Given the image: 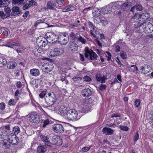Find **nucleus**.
<instances>
[{"label": "nucleus", "mask_w": 153, "mask_h": 153, "mask_svg": "<svg viewBox=\"0 0 153 153\" xmlns=\"http://www.w3.org/2000/svg\"><path fill=\"white\" fill-rule=\"evenodd\" d=\"M66 115L68 119L71 120H76L80 119V116H78V113L74 109H70L67 111Z\"/></svg>", "instance_id": "1"}, {"label": "nucleus", "mask_w": 153, "mask_h": 153, "mask_svg": "<svg viewBox=\"0 0 153 153\" xmlns=\"http://www.w3.org/2000/svg\"><path fill=\"white\" fill-rule=\"evenodd\" d=\"M85 56L86 58H88L89 56L90 59L91 60L97 59V58L98 56L96 53L91 49L89 50L88 47L85 48Z\"/></svg>", "instance_id": "2"}, {"label": "nucleus", "mask_w": 153, "mask_h": 153, "mask_svg": "<svg viewBox=\"0 0 153 153\" xmlns=\"http://www.w3.org/2000/svg\"><path fill=\"white\" fill-rule=\"evenodd\" d=\"M46 39L48 42L52 44L54 43L57 42L58 40V36L52 32L47 33L46 34Z\"/></svg>", "instance_id": "3"}, {"label": "nucleus", "mask_w": 153, "mask_h": 153, "mask_svg": "<svg viewBox=\"0 0 153 153\" xmlns=\"http://www.w3.org/2000/svg\"><path fill=\"white\" fill-rule=\"evenodd\" d=\"M143 31L146 33H150L153 31V25L149 22L143 23Z\"/></svg>", "instance_id": "4"}, {"label": "nucleus", "mask_w": 153, "mask_h": 153, "mask_svg": "<svg viewBox=\"0 0 153 153\" xmlns=\"http://www.w3.org/2000/svg\"><path fill=\"white\" fill-rule=\"evenodd\" d=\"M36 43L40 48L45 47L48 44V41L47 39L42 36H39L36 39Z\"/></svg>", "instance_id": "5"}, {"label": "nucleus", "mask_w": 153, "mask_h": 153, "mask_svg": "<svg viewBox=\"0 0 153 153\" xmlns=\"http://www.w3.org/2000/svg\"><path fill=\"white\" fill-rule=\"evenodd\" d=\"M69 40L68 36V34L65 33H61L58 36V40L60 43L64 45H65Z\"/></svg>", "instance_id": "6"}, {"label": "nucleus", "mask_w": 153, "mask_h": 153, "mask_svg": "<svg viewBox=\"0 0 153 153\" xmlns=\"http://www.w3.org/2000/svg\"><path fill=\"white\" fill-rule=\"evenodd\" d=\"M53 68V65L51 62L44 64L42 66V69L43 71L48 73L52 71Z\"/></svg>", "instance_id": "7"}, {"label": "nucleus", "mask_w": 153, "mask_h": 153, "mask_svg": "<svg viewBox=\"0 0 153 153\" xmlns=\"http://www.w3.org/2000/svg\"><path fill=\"white\" fill-rule=\"evenodd\" d=\"M8 139L10 143L13 145H16L19 142V138L13 133L10 134L8 135Z\"/></svg>", "instance_id": "8"}, {"label": "nucleus", "mask_w": 153, "mask_h": 153, "mask_svg": "<svg viewBox=\"0 0 153 153\" xmlns=\"http://www.w3.org/2000/svg\"><path fill=\"white\" fill-rule=\"evenodd\" d=\"M29 120L32 123H37L40 121V118L36 113L32 112L30 114Z\"/></svg>", "instance_id": "9"}, {"label": "nucleus", "mask_w": 153, "mask_h": 153, "mask_svg": "<svg viewBox=\"0 0 153 153\" xmlns=\"http://www.w3.org/2000/svg\"><path fill=\"white\" fill-rule=\"evenodd\" d=\"M53 131L56 133H62L64 131L63 125L60 124H55L52 126Z\"/></svg>", "instance_id": "10"}, {"label": "nucleus", "mask_w": 153, "mask_h": 153, "mask_svg": "<svg viewBox=\"0 0 153 153\" xmlns=\"http://www.w3.org/2000/svg\"><path fill=\"white\" fill-rule=\"evenodd\" d=\"M64 52V50L62 48H54L50 52V55L52 57H54L59 55Z\"/></svg>", "instance_id": "11"}, {"label": "nucleus", "mask_w": 153, "mask_h": 153, "mask_svg": "<svg viewBox=\"0 0 153 153\" xmlns=\"http://www.w3.org/2000/svg\"><path fill=\"white\" fill-rule=\"evenodd\" d=\"M51 142L52 144L57 145L58 146L61 145L62 143V139L57 135H54L52 137Z\"/></svg>", "instance_id": "12"}, {"label": "nucleus", "mask_w": 153, "mask_h": 153, "mask_svg": "<svg viewBox=\"0 0 153 153\" xmlns=\"http://www.w3.org/2000/svg\"><path fill=\"white\" fill-rule=\"evenodd\" d=\"M138 16L139 18V21H143L147 20L150 16V14L149 13L145 12L142 13L141 14H138Z\"/></svg>", "instance_id": "13"}, {"label": "nucleus", "mask_w": 153, "mask_h": 153, "mask_svg": "<svg viewBox=\"0 0 153 153\" xmlns=\"http://www.w3.org/2000/svg\"><path fill=\"white\" fill-rule=\"evenodd\" d=\"M96 78L97 81L100 82L101 83H105V80L107 78L105 76H102L101 74H96Z\"/></svg>", "instance_id": "14"}, {"label": "nucleus", "mask_w": 153, "mask_h": 153, "mask_svg": "<svg viewBox=\"0 0 153 153\" xmlns=\"http://www.w3.org/2000/svg\"><path fill=\"white\" fill-rule=\"evenodd\" d=\"M12 12L10 14H9V15H10L12 16H14L20 14L21 11L20 10L19 8L17 6H14L12 9Z\"/></svg>", "instance_id": "15"}, {"label": "nucleus", "mask_w": 153, "mask_h": 153, "mask_svg": "<svg viewBox=\"0 0 153 153\" xmlns=\"http://www.w3.org/2000/svg\"><path fill=\"white\" fill-rule=\"evenodd\" d=\"M102 132L105 135H111L113 134L114 130L108 127H104L102 129Z\"/></svg>", "instance_id": "16"}, {"label": "nucleus", "mask_w": 153, "mask_h": 153, "mask_svg": "<svg viewBox=\"0 0 153 153\" xmlns=\"http://www.w3.org/2000/svg\"><path fill=\"white\" fill-rule=\"evenodd\" d=\"M52 98L48 97L47 96L45 98V102L48 105V106H51L54 104L55 102H56L54 100V99H53Z\"/></svg>", "instance_id": "17"}, {"label": "nucleus", "mask_w": 153, "mask_h": 153, "mask_svg": "<svg viewBox=\"0 0 153 153\" xmlns=\"http://www.w3.org/2000/svg\"><path fill=\"white\" fill-rule=\"evenodd\" d=\"M92 94L91 90L88 88H86L82 90V94L85 97H88L91 95Z\"/></svg>", "instance_id": "18"}, {"label": "nucleus", "mask_w": 153, "mask_h": 153, "mask_svg": "<svg viewBox=\"0 0 153 153\" xmlns=\"http://www.w3.org/2000/svg\"><path fill=\"white\" fill-rule=\"evenodd\" d=\"M92 110L91 107L88 105H83L80 108V111L82 113H88L91 111Z\"/></svg>", "instance_id": "19"}, {"label": "nucleus", "mask_w": 153, "mask_h": 153, "mask_svg": "<svg viewBox=\"0 0 153 153\" xmlns=\"http://www.w3.org/2000/svg\"><path fill=\"white\" fill-rule=\"evenodd\" d=\"M139 18L138 16V14L136 13L134 15V16L132 17L131 19L129 24H131V26L132 27L134 26V24H135L136 23L138 22V20H139Z\"/></svg>", "instance_id": "20"}, {"label": "nucleus", "mask_w": 153, "mask_h": 153, "mask_svg": "<svg viewBox=\"0 0 153 153\" xmlns=\"http://www.w3.org/2000/svg\"><path fill=\"white\" fill-rule=\"evenodd\" d=\"M40 137L42 140L45 142V145L48 146H51L52 143L50 141L49 138L47 136L42 135Z\"/></svg>", "instance_id": "21"}, {"label": "nucleus", "mask_w": 153, "mask_h": 153, "mask_svg": "<svg viewBox=\"0 0 153 153\" xmlns=\"http://www.w3.org/2000/svg\"><path fill=\"white\" fill-rule=\"evenodd\" d=\"M69 48L72 52H75L78 50V45L74 42H71L69 45Z\"/></svg>", "instance_id": "22"}, {"label": "nucleus", "mask_w": 153, "mask_h": 153, "mask_svg": "<svg viewBox=\"0 0 153 153\" xmlns=\"http://www.w3.org/2000/svg\"><path fill=\"white\" fill-rule=\"evenodd\" d=\"M30 73L32 76L36 77L39 75L40 72L38 69L33 68L30 70Z\"/></svg>", "instance_id": "23"}, {"label": "nucleus", "mask_w": 153, "mask_h": 153, "mask_svg": "<svg viewBox=\"0 0 153 153\" xmlns=\"http://www.w3.org/2000/svg\"><path fill=\"white\" fill-rule=\"evenodd\" d=\"M10 143L9 141H8L7 140L5 139H4L0 143L3 146H4L6 149L9 148L10 145Z\"/></svg>", "instance_id": "24"}, {"label": "nucleus", "mask_w": 153, "mask_h": 153, "mask_svg": "<svg viewBox=\"0 0 153 153\" xmlns=\"http://www.w3.org/2000/svg\"><path fill=\"white\" fill-rule=\"evenodd\" d=\"M131 5V4L130 3L126 2L121 4V8L123 11H127Z\"/></svg>", "instance_id": "25"}, {"label": "nucleus", "mask_w": 153, "mask_h": 153, "mask_svg": "<svg viewBox=\"0 0 153 153\" xmlns=\"http://www.w3.org/2000/svg\"><path fill=\"white\" fill-rule=\"evenodd\" d=\"M92 14L94 17H97L99 16L101 14L100 10L97 8H95L92 10Z\"/></svg>", "instance_id": "26"}, {"label": "nucleus", "mask_w": 153, "mask_h": 153, "mask_svg": "<svg viewBox=\"0 0 153 153\" xmlns=\"http://www.w3.org/2000/svg\"><path fill=\"white\" fill-rule=\"evenodd\" d=\"M7 67L9 69H14L16 66V63L15 62L10 61L7 63Z\"/></svg>", "instance_id": "27"}, {"label": "nucleus", "mask_w": 153, "mask_h": 153, "mask_svg": "<svg viewBox=\"0 0 153 153\" xmlns=\"http://www.w3.org/2000/svg\"><path fill=\"white\" fill-rule=\"evenodd\" d=\"M37 150L39 152L44 153L46 150V147L45 145H42L38 146Z\"/></svg>", "instance_id": "28"}, {"label": "nucleus", "mask_w": 153, "mask_h": 153, "mask_svg": "<svg viewBox=\"0 0 153 153\" xmlns=\"http://www.w3.org/2000/svg\"><path fill=\"white\" fill-rule=\"evenodd\" d=\"M10 3L9 0H0V7L5 6V5H7Z\"/></svg>", "instance_id": "29"}, {"label": "nucleus", "mask_w": 153, "mask_h": 153, "mask_svg": "<svg viewBox=\"0 0 153 153\" xmlns=\"http://www.w3.org/2000/svg\"><path fill=\"white\" fill-rule=\"evenodd\" d=\"M79 36V34L77 33L75 34L73 32H71L70 34V37L71 38L72 40L74 41H75V40L76 39L77 40Z\"/></svg>", "instance_id": "30"}, {"label": "nucleus", "mask_w": 153, "mask_h": 153, "mask_svg": "<svg viewBox=\"0 0 153 153\" xmlns=\"http://www.w3.org/2000/svg\"><path fill=\"white\" fill-rule=\"evenodd\" d=\"M12 131L14 133L13 134L15 135L18 134L20 131V128L18 126H14L13 128Z\"/></svg>", "instance_id": "31"}, {"label": "nucleus", "mask_w": 153, "mask_h": 153, "mask_svg": "<svg viewBox=\"0 0 153 153\" xmlns=\"http://www.w3.org/2000/svg\"><path fill=\"white\" fill-rule=\"evenodd\" d=\"M7 63V61L6 60L2 57H0V66H4Z\"/></svg>", "instance_id": "32"}, {"label": "nucleus", "mask_w": 153, "mask_h": 153, "mask_svg": "<svg viewBox=\"0 0 153 153\" xmlns=\"http://www.w3.org/2000/svg\"><path fill=\"white\" fill-rule=\"evenodd\" d=\"M129 70L131 72H134L136 71H138L137 67L134 65H131L128 68Z\"/></svg>", "instance_id": "33"}, {"label": "nucleus", "mask_w": 153, "mask_h": 153, "mask_svg": "<svg viewBox=\"0 0 153 153\" xmlns=\"http://www.w3.org/2000/svg\"><path fill=\"white\" fill-rule=\"evenodd\" d=\"M112 4H110L108 7H107L104 10L103 13L104 14H108L110 13L111 9Z\"/></svg>", "instance_id": "34"}, {"label": "nucleus", "mask_w": 153, "mask_h": 153, "mask_svg": "<svg viewBox=\"0 0 153 153\" xmlns=\"http://www.w3.org/2000/svg\"><path fill=\"white\" fill-rule=\"evenodd\" d=\"M48 97H51L52 98V99H54L56 101L57 99L56 97V95L55 93L52 92H48Z\"/></svg>", "instance_id": "35"}, {"label": "nucleus", "mask_w": 153, "mask_h": 153, "mask_svg": "<svg viewBox=\"0 0 153 153\" xmlns=\"http://www.w3.org/2000/svg\"><path fill=\"white\" fill-rule=\"evenodd\" d=\"M72 79L76 83H79L82 79V78L80 76H74Z\"/></svg>", "instance_id": "36"}, {"label": "nucleus", "mask_w": 153, "mask_h": 153, "mask_svg": "<svg viewBox=\"0 0 153 153\" xmlns=\"http://www.w3.org/2000/svg\"><path fill=\"white\" fill-rule=\"evenodd\" d=\"M151 67L150 66L147 65H145V71L143 72L144 74H147L151 71Z\"/></svg>", "instance_id": "37"}, {"label": "nucleus", "mask_w": 153, "mask_h": 153, "mask_svg": "<svg viewBox=\"0 0 153 153\" xmlns=\"http://www.w3.org/2000/svg\"><path fill=\"white\" fill-rule=\"evenodd\" d=\"M141 26L142 27H143V23H142L138 21L135 24H134V25L133 26V27L138 28Z\"/></svg>", "instance_id": "38"}, {"label": "nucleus", "mask_w": 153, "mask_h": 153, "mask_svg": "<svg viewBox=\"0 0 153 153\" xmlns=\"http://www.w3.org/2000/svg\"><path fill=\"white\" fill-rule=\"evenodd\" d=\"M7 130H4L3 128H1L0 129V138H4V134H5V132Z\"/></svg>", "instance_id": "39"}, {"label": "nucleus", "mask_w": 153, "mask_h": 153, "mask_svg": "<svg viewBox=\"0 0 153 153\" xmlns=\"http://www.w3.org/2000/svg\"><path fill=\"white\" fill-rule=\"evenodd\" d=\"M2 29H4V30L3 32V35L5 37H7L8 36V33L7 30H8V29L6 27H2Z\"/></svg>", "instance_id": "40"}, {"label": "nucleus", "mask_w": 153, "mask_h": 153, "mask_svg": "<svg viewBox=\"0 0 153 153\" xmlns=\"http://www.w3.org/2000/svg\"><path fill=\"white\" fill-rule=\"evenodd\" d=\"M10 16L9 14L8 15H7L6 14L4 13L3 11H0V16H1L3 19H6L7 17Z\"/></svg>", "instance_id": "41"}, {"label": "nucleus", "mask_w": 153, "mask_h": 153, "mask_svg": "<svg viewBox=\"0 0 153 153\" xmlns=\"http://www.w3.org/2000/svg\"><path fill=\"white\" fill-rule=\"evenodd\" d=\"M47 6L48 8L53 10V9L54 5L51 1H48L47 3Z\"/></svg>", "instance_id": "42"}, {"label": "nucleus", "mask_w": 153, "mask_h": 153, "mask_svg": "<svg viewBox=\"0 0 153 153\" xmlns=\"http://www.w3.org/2000/svg\"><path fill=\"white\" fill-rule=\"evenodd\" d=\"M68 11L74 10L76 9L75 7L72 5H68L66 6Z\"/></svg>", "instance_id": "43"}, {"label": "nucleus", "mask_w": 153, "mask_h": 153, "mask_svg": "<svg viewBox=\"0 0 153 153\" xmlns=\"http://www.w3.org/2000/svg\"><path fill=\"white\" fill-rule=\"evenodd\" d=\"M77 40L79 41L83 44H85L86 42V39L84 38H83L79 34V37L78 38Z\"/></svg>", "instance_id": "44"}, {"label": "nucleus", "mask_w": 153, "mask_h": 153, "mask_svg": "<svg viewBox=\"0 0 153 153\" xmlns=\"http://www.w3.org/2000/svg\"><path fill=\"white\" fill-rule=\"evenodd\" d=\"M15 101V100L14 99H12L9 101L8 105L10 106L15 105L16 104Z\"/></svg>", "instance_id": "45"}, {"label": "nucleus", "mask_w": 153, "mask_h": 153, "mask_svg": "<svg viewBox=\"0 0 153 153\" xmlns=\"http://www.w3.org/2000/svg\"><path fill=\"white\" fill-rule=\"evenodd\" d=\"M139 135L138 134V132L137 131L136 132L133 139L134 142V144L139 139Z\"/></svg>", "instance_id": "46"}, {"label": "nucleus", "mask_w": 153, "mask_h": 153, "mask_svg": "<svg viewBox=\"0 0 153 153\" xmlns=\"http://www.w3.org/2000/svg\"><path fill=\"white\" fill-rule=\"evenodd\" d=\"M136 10H137L141 11L142 10V6L140 4H137L134 6Z\"/></svg>", "instance_id": "47"}, {"label": "nucleus", "mask_w": 153, "mask_h": 153, "mask_svg": "<svg viewBox=\"0 0 153 153\" xmlns=\"http://www.w3.org/2000/svg\"><path fill=\"white\" fill-rule=\"evenodd\" d=\"M120 56L122 59H126L127 56L125 52L123 51H121L120 53Z\"/></svg>", "instance_id": "48"}, {"label": "nucleus", "mask_w": 153, "mask_h": 153, "mask_svg": "<svg viewBox=\"0 0 153 153\" xmlns=\"http://www.w3.org/2000/svg\"><path fill=\"white\" fill-rule=\"evenodd\" d=\"M106 87L107 86L106 85L104 84H101L99 85V88L100 90L101 91H103L106 89Z\"/></svg>", "instance_id": "49"}, {"label": "nucleus", "mask_w": 153, "mask_h": 153, "mask_svg": "<svg viewBox=\"0 0 153 153\" xmlns=\"http://www.w3.org/2000/svg\"><path fill=\"white\" fill-rule=\"evenodd\" d=\"M140 101L139 99H136L134 102V104L136 107H138L140 105Z\"/></svg>", "instance_id": "50"}, {"label": "nucleus", "mask_w": 153, "mask_h": 153, "mask_svg": "<svg viewBox=\"0 0 153 153\" xmlns=\"http://www.w3.org/2000/svg\"><path fill=\"white\" fill-rule=\"evenodd\" d=\"M50 122L49 120L48 119L45 120L43 122V124L42 126L43 128H45L47 125L49 124Z\"/></svg>", "instance_id": "51"}, {"label": "nucleus", "mask_w": 153, "mask_h": 153, "mask_svg": "<svg viewBox=\"0 0 153 153\" xmlns=\"http://www.w3.org/2000/svg\"><path fill=\"white\" fill-rule=\"evenodd\" d=\"M83 79L85 80V81L86 82H89L91 81V78L88 76H85L84 77Z\"/></svg>", "instance_id": "52"}, {"label": "nucleus", "mask_w": 153, "mask_h": 153, "mask_svg": "<svg viewBox=\"0 0 153 153\" xmlns=\"http://www.w3.org/2000/svg\"><path fill=\"white\" fill-rule=\"evenodd\" d=\"M4 10L5 12L7 13H9L11 12L10 8L7 6V5H5Z\"/></svg>", "instance_id": "53"}, {"label": "nucleus", "mask_w": 153, "mask_h": 153, "mask_svg": "<svg viewBox=\"0 0 153 153\" xmlns=\"http://www.w3.org/2000/svg\"><path fill=\"white\" fill-rule=\"evenodd\" d=\"M12 1L13 3L15 4H21L23 2L24 0H12Z\"/></svg>", "instance_id": "54"}, {"label": "nucleus", "mask_w": 153, "mask_h": 153, "mask_svg": "<svg viewBox=\"0 0 153 153\" xmlns=\"http://www.w3.org/2000/svg\"><path fill=\"white\" fill-rule=\"evenodd\" d=\"M46 94V92L45 91H43L39 94V96L40 98H43Z\"/></svg>", "instance_id": "55"}, {"label": "nucleus", "mask_w": 153, "mask_h": 153, "mask_svg": "<svg viewBox=\"0 0 153 153\" xmlns=\"http://www.w3.org/2000/svg\"><path fill=\"white\" fill-rule=\"evenodd\" d=\"M120 2H115L113 4V5L117 8L120 7L121 6V4L120 3Z\"/></svg>", "instance_id": "56"}, {"label": "nucleus", "mask_w": 153, "mask_h": 153, "mask_svg": "<svg viewBox=\"0 0 153 153\" xmlns=\"http://www.w3.org/2000/svg\"><path fill=\"white\" fill-rule=\"evenodd\" d=\"M120 128L122 130L127 131L128 130V127L126 126H122L120 125L119 126Z\"/></svg>", "instance_id": "57"}, {"label": "nucleus", "mask_w": 153, "mask_h": 153, "mask_svg": "<svg viewBox=\"0 0 153 153\" xmlns=\"http://www.w3.org/2000/svg\"><path fill=\"white\" fill-rule=\"evenodd\" d=\"M91 148V146H85L82 148V150L83 152H86L89 150Z\"/></svg>", "instance_id": "58"}, {"label": "nucleus", "mask_w": 153, "mask_h": 153, "mask_svg": "<svg viewBox=\"0 0 153 153\" xmlns=\"http://www.w3.org/2000/svg\"><path fill=\"white\" fill-rule=\"evenodd\" d=\"M5 107V105L3 102L0 103V109L1 110H4Z\"/></svg>", "instance_id": "59"}, {"label": "nucleus", "mask_w": 153, "mask_h": 153, "mask_svg": "<svg viewBox=\"0 0 153 153\" xmlns=\"http://www.w3.org/2000/svg\"><path fill=\"white\" fill-rule=\"evenodd\" d=\"M60 114L61 115H64L65 114H66V113L67 112V111L65 110H62L61 109H60L59 110Z\"/></svg>", "instance_id": "60"}, {"label": "nucleus", "mask_w": 153, "mask_h": 153, "mask_svg": "<svg viewBox=\"0 0 153 153\" xmlns=\"http://www.w3.org/2000/svg\"><path fill=\"white\" fill-rule=\"evenodd\" d=\"M117 78L119 80L118 83H121L122 82L121 76L119 74L117 75Z\"/></svg>", "instance_id": "61"}, {"label": "nucleus", "mask_w": 153, "mask_h": 153, "mask_svg": "<svg viewBox=\"0 0 153 153\" xmlns=\"http://www.w3.org/2000/svg\"><path fill=\"white\" fill-rule=\"evenodd\" d=\"M105 53H106L108 56H107L108 57L107 60L108 61H109L111 57V54L108 51H106Z\"/></svg>", "instance_id": "62"}, {"label": "nucleus", "mask_w": 153, "mask_h": 153, "mask_svg": "<svg viewBox=\"0 0 153 153\" xmlns=\"http://www.w3.org/2000/svg\"><path fill=\"white\" fill-rule=\"evenodd\" d=\"M120 116L117 113H114L112 114L111 116V118H113L114 117H120Z\"/></svg>", "instance_id": "63"}, {"label": "nucleus", "mask_w": 153, "mask_h": 153, "mask_svg": "<svg viewBox=\"0 0 153 153\" xmlns=\"http://www.w3.org/2000/svg\"><path fill=\"white\" fill-rule=\"evenodd\" d=\"M29 11H26L25 12L23 15V17L24 18H26L27 16L29 15Z\"/></svg>", "instance_id": "64"}]
</instances>
